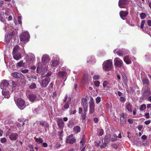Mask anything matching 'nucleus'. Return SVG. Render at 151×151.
<instances>
[{
	"mask_svg": "<svg viewBox=\"0 0 151 151\" xmlns=\"http://www.w3.org/2000/svg\"><path fill=\"white\" fill-rule=\"evenodd\" d=\"M145 117L147 119L149 118L150 114L148 113H145Z\"/></svg>",
	"mask_w": 151,
	"mask_h": 151,
	"instance_id": "obj_64",
	"label": "nucleus"
},
{
	"mask_svg": "<svg viewBox=\"0 0 151 151\" xmlns=\"http://www.w3.org/2000/svg\"><path fill=\"white\" fill-rule=\"evenodd\" d=\"M36 141L39 143H42L43 142V139L41 138H37L35 139Z\"/></svg>",
	"mask_w": 151,
	"mask_h": 151,
	"instance_id": "obj_36",
	"label": "nucleus"
},
{
	"mask_svg": "<svg viewBox=\"0 0 151 151\" xmlns=\"http://www.w3.org/2000/svg\"><path fill=\"white\" fill-rule=\"evenodd\" d=\"M51 63L52 66L53 67L57 66L59 63L58 58H54L51 60Z\"/></svg>",
	"mask_w": 151,
	"mask_h": 151,
	"instance_id": "obj_16",
	"label": "nucleus"
},
{
	"mask_svg": "<svg viewBox=\"0 0 151 151\" xmlns=\"http://www.w3.org/2000/svg\"><path fill=\"white\" fill-rule=\"evenodd\" d=\"M19 37L21 42H28L29 41L30 36L28 32L25 31L20 34Z\"/></svg>",
	"mask_w": 151,
	"mask_h": 151,
	"instance_id": "obj_2",
	"label": "nucleus"
},
{
	"mask_svg": "<svg viewBox=\"0 0 151 151\" xmlns=\"http://www.w3.org/2000/svg\"><path fill=\"white\" fill-rule=\"evenodd\" d=\"M74 125V122L73 120H70L68 121L67 124L68 127L70 128H72Z\"/></svg>",
	"mask_w": 151,
	"mask_h": 151,
	"instance_id": "obj_33",
	"label": "nucleus"
},
{
	"mask_svg": "<svg viewBox=\"0 0 151 151\" xmlns=\"http://www.w3.org/2000/svg\"><path fill=\"white\" fill-rule=\"evenodd\" d=\"M50 81V79L49 77L43 78L42 82L40 83L41 86L43 88H45L48 85Z\"/></svg>",
	"mask_w": 151,
	"mask_h": 151,
	"instance_id": "obj_5",
	"label": "nucleus"
},
{
	"mask_svg": "<svg viewBox=\"0 0 151 151\" xmlns=\"http://www.w3.org/2000/svg\"><path fill=\"white\" fill-rule=\"evenodd\" d=\"M100 76L99 75H95L93 76V78L94 80H98L99 79Z\"/></svg>",
	"mask_w": 151,
	"mask_h": 151,
	"instance_id": "obj_50",
	"label": "nucleus"
},
{
	"mask_svg": "<svg viewBox=\"0 0 151 151\" xmlns=\"http://www.w3.org/2000/svg\"><path fill=\"white\" fill-rule=\"evenodd\" d=\"M81 104L83 107L88 106V104L86 99L83 98L81 100Z\"/></svg>",
	"mask_w": 151,
	"mask_h": 151,
	"instance_id": "obj_22",
	"label": "nucleus"
},
{
	"mask_svg": "<svg viewBox=\"0 0 151 151\" xmlns=\"http://www.w3.org/2000/svg\"><path fill=\"white\" fill-rule=\"evenodd\" d=\"M41 145L42 147H47L48 146L46 142H44L43 143H42Z\"/></svg>",
	"mask_w": 151,
	"mask_h": 151,
	"instance_id": "obj_58",
	"label": "nucleus"
},
{
	"mask_svg": "<svg viewBox=\"0 0 151 151\" xmlns=\"http://www.w3.org/2000/svg\"><path fill=\"white\" fill-rule=\"evenodd\" d=\"M58 125L60 129H63L64 127V123L61 118H59L57 122Z\"/></svg>",
	"mask_w": 151,
	"mask_h": 151,
	"instance_id": "obj_15",
	"label": "nucleus"
},
{
	"mask_svg": "<svg viewBox=\"0 0 151 151\" xmlns=\"http://www.w3.org/2000/svg\"><path fill=\"white\" fill-rule=\"evenodd\" d=\"M110 139V136L109 135H106L104 137V141L107 143H108Z\"/></svg>",
	"mask_w": 151,
	"mask_h": 151,
	"instance_id": "obj_32",
	"label": "nucleus"
},
{
	"mask_svg": "<svg viewBox=\"0 0 151 151\" xmlns=\"http://www.w3.org/2000/svg\"><path fill=\"white\" fill-rule=\"evenodd\" d=\"M119 100L121 101L122 102H124L125 101L126 99L124 97H120Z\"/></svg>",
	"mask_w": 151,
	"mask_h": 151,
	"instance_id": "obj_56",
	"label": "nucleus"
},
{
	"mask_svg": "<svg viewBox=\"0 0 151 151\" xmlns=\"http://www.w3.org/2000/svg\"><path fill=\"white\" fill-rule=\"evenodd\" d=\"M6 139L5 137L1 138V142L2 143H4V142H6Z\"/></svg>",
	"mask_w": 151,
	"mask_h": 151,
	"instance_id": "obj_53",
	"label": "nucleus"
},
{
	"mask_svg": "<svg viewBox=\"0 0 151 151\" xmlns=\"http://www.w3.org/2000/svg\"><path fill=\"white\" fill-rule=\"evenodd\" d=\"M13 55L14 59L17 60H19L22 58L21 55L19 52L13 54Z\"/></svg>",
	"mask_w": 151,
	"mask_h": 151,
	"instance_id": "obj_23",
	"label": "nucleus"
},
{
	"mask_svg": "<svg viewBox=\"0 0 151 151\" xmlns=\"http://www.w3.org/2000/svg\"><path fill=\"white\" fill-rule=\"evenodd\" d=\"M113 137H112L111 139V140L112 142L116 141L117 139V137L116 134H114L113 135Z\"/></svg>",
	"mask_w": 151,
	"mask_h": 151,
	"instance_id": "obj_35",
	"label": "nucleus"
},
{
	"mask_svg": "<svg viewBox=\"0 0 151 151\" xmlns=\"http://www.w3.org/2000/svg\"><path fill=\"white\" fill-rule=\"evenodd\" d=\"M95 107H89V113L93 114L94 112Z\"/></svg>",
	"mask_w": 151,
	"mask_h": 151,
	"instance_id": "obj_40",
	"label": "nucleus"
},
{
	"mask_svg": "<svg viewBox=\"0 0 151 151\" xmlns=\"http://www.w3.org/2000/svg\"><path fill=\"white\" fill-rule=\"evenodd\" d=\"M14 100L18 108L21 109H21V108L22 107L24 104V100L22 99H18L17 101H16L15 99Z\"/></svg>",
	"mask_w": 151,
	"mask_h": 151,
	"instance_id": "obj_10",
	"label": "nucleus"
},
{
	"mask_svg": "<svg viewBox=\"0 0 151 151\" xmlns=\"http://www.w3.org/2000/svg\"><path fill=\"white\" fill-rule=\"evenodd\" d=\"M101 97L99 96L97 97L96 99V102L97 104H99L101 101Z\"/></svg>",
	"mask_w": 151,
	"mask_h": 151,
	"instance_id": "obj_47",
	"label": "nucleus"
},
{
	"mask_svg": "<svg viewBox=\"0 0 151 151\" xmlns=\"http://www.w3.org/2000/svg\"><path fill=\"white\" fill-rule=\"evenodd\" d=\"M151 122V121L150 120H147V121H145L144 123L145 124L147 125H148V124H149Z\"/></svg>",
	"mask_w": 151,
	"mask_h": 151,
	"instance_id": "obj_63",
	"label": "nucleus"
},
{
	"mask_svg": "<svg viewBox=\"0 0 151 151\" xmlns=\"http://www.w3.org/2000/svg\"><path fill=\"white\" fill-rule=\"evenodd\" d=\"M103 68L105 70H110L112 67V63L111 60H109L104 61L103 64Z\"/></svg>",
	"mask_w": 151,
	"mask_h": 151,
	"instance_id": "obj_3",
	"label": "nucleus"
},
{
	"mask_svg": "<svg viewBox=\"0 0 151 151\" xmlns=\"http://www.w3.org/2000/svg\"><path fill=\"white\" fill-rule=\"evenodd\" d=\"M11 75L15 78L23 80L25 78L24 75L22 73L17 72L12 73Z\"/></svg>",
	"mask_w": 151,
	"mask_h": 151,
	"instance_id": "obj_7",
	"label": "nucleus"
},
{
	"mask_svg": "<svg viewBox=\"0 0 151 151\" xmlns=\"http://www.w3.org/2000/svg\"><path fill=\"white\" fill-rule=\"evenodd\" d=\"M99 132L98 135L99 136H102L104 134V130L102 129H99Z\"/></svg>",
	"mask_w": 151,
	"mask_h": 151,
	"instance_id": "obj_41",
	"label": "nucleus"
},
{
	"mask_svg": "<svg viewBox=\"0 0 151 151\" xmlns=\"http://www.w3.org/2000/svg\"><path fill=\"white\" fill-rule=\"evenodd\" d=\"M29 71V70L28 69H25L21 70V72L24 74H25L28 73Z\"/></svg>",
	"mask_w": 151,
	"mask_h": 151,
	"instance_id": "obj_51",
	"label": "nucleus"
},
{
	"mask_svg": "<svg viewBox=\"0 0 151 151\" xmlns=\"http://www.w3.org/2000/svg\"><path fill=\"white\" fill-rule=\"evenodd\" d=\"M122 76L123 78V79L124 80L126 81L127 80V78L126 75L124 73H122Z\"/></svg>",
	"mask_w": 151,
	"mask_h": 151,
	"instance_id": "obj_57",
	"label": "nucleus"
},
{
	"mask_svg": "<svg viewBox=\"0 0 151 151\" xmlns=\"http://www.w3.org/2000/svg\"><path fill=\"white\" fill-rule=\"evenodd\" d=\"M9 85V83L7 80H4L0 83V87L1 89L4 88V87H6Z\"/></svg>",
	"mask_w": 151,
	"mask_h": 151,
	"instance_id": "obj_18",
	"label": "nucleus"
},
{
	"mask_svg": "<svg viewBox=\"0 0 151 151\" xmlns=\"http://www.w3.org/2000/svg\"><path fill=\"white\" fill-rule=\"evenodd\" d=\"M151 95V91L150 89H147L144 92L143 95L144 96H148Z\"/></svg>",
	"mask_w": 151,
	"mask_h": 151,
	"instance_id": "obj_27",
	"label": "nucleus"
},
{
	"mask_svg": "<svg viewBox=\"0 0 151 151\" xmlns=\"http://www.w3.org/2000/svg\"><path fill=\"white\" fill-rule=\"evenodd\" d=\"M102 144L101 145H100V147L101 148H103L105 147L106 146L107 144V143L105 142H103V140H102Z\"/></svg>",
	"mask_w": 151,
	"mask_h": 151,
	"instance_id": "obj_39",
	"label": "nucleus"
},
{
	"mask_svg": "<svg viewBox=\"0 0 151 151\" xmlns=\"http://www.w3.org/2000/svg\"><path fill=\"white\" fill-rule=\"evenodd\" d=\"M76 140L73 137V134H71L68 136L66 139V142L67 144H72L76 142Z\"/></svg>",
	"mask_w": 151,
	"mask_h": 151,
	"instance_id": "obj_4",
	"label": "nucleus"
},
{
	"mask_svg": "<svg viewBox=\"0 0 151 151\" xmlns=\"http://www.w3.org/2000/svg\"><path fill=\"white\" fill-rule=\"evenodd\" d=\"M73 131L76 133H78L81 131V128L78 126H77L74 127L73 128Z\"/></svg>",
	"mask_w": 151,
	"mask_h": 151,
	"instance_id": "obj_29",
	"label": "nucleus"
},
{
	"mask_svg": "<svg viewBox=\"0 0 151 151\" xmlns=\"http://www.w3.org/2000/svg\"><path fill=\"white\" fill-rule=\"evenodd\" d=\"M36 87V84L35 83H32L29 86V88L30 89H33L35 88Z\"/></svg>",
	"mask_w": 151,
	"mask_h": 151,
	"instance_id": "obj_44",
	"label": "nucleus"
},
{
	"mask_svg": "<svg viewBox=\"0 0 151 151\" xmlns=\"http://www.w3.org/2000/svg\"><path fill=\"white\" fill-rule=\"evenodd\" d=\"M94 84L95 86L98 87L99 86L100 83L99 81H94Z\"/></svg>",
	"mask_w": 151,
	"mask_h": 151,
	"instance_id": "obj_46",
	"label": "nucleus"
},
{
	"mask_svg": "<svg viewBox=\"0 0 151 151\" xmlns=\"http://www.w3.org/2000/svg\"><path fill=\"white\" fill-rule=\"evenodd\" d=\"M37 78V77L35 76H32V81H35Z\"/></svg>",
	"mask_w": 151,
	"mask_h": 151,
	"instance_id": "obj_62",
	"label": "nucleus"
},
{
	"mask_svg": "<svg viewBox=\"0 0 151 151\" xmlns=\"http://www.w3.org/2000/svg\"><path fill=\"white\" fill-rule=\"evenodd\" d=\"M13 35L12 33H10L8 35H7L6 36H5V38L6 41L7 43L9 42L10 40L12 38Z\"/></svg>",
	"mask_w": 151,
	"mask_h": 151,
	"instance_id": "obj_24",
	"label": "nucleus"
},
{
	"mask_svg": "<svg viewBox=\"0 0 151 151\" xmlns=\"http://www.w3.org/2000/svg\"><path fill=\"white\" fill-rule=\"evenodd\" d=\"M101 141H94V145L95 146H96V147H98L99 146H100V144L101 143Z\"/></svg>",
	"mask_w": 151,
	"mask_h": 151,
	"instance_id": "obj_43",
	"label": "nucleus"
},
{
	"mask_svg": "<svg viewBox=\"0 0 151 151\" xmlns=\"http://www.w3.org/2000/svg\"><path fill=\"white\" fill-rule=\"evenodd\" d=\"M46 122L44 121H41L40 122V124L42 126H44Z\"/></svg>",
	"mask_w": 151,
	"mask_h": 151,
	"instance_id": "obj_60",
	"label": "nucleus"
},
{
	"mask_svg": "<svg viewBox=\"0 0 151 151\" xmlns=\"http://www.w3.org/2000/svg\"><path fill=\"white\" fill-rule=\"evenodd\" d=\"M26 76H27V79H28V80L29 81H31V80H32V76L29 75H27Z\"/></svg>",
	"mask_w": 151,
	"mask_h": 151,
	"instance_id": "obj_61",
	"label": "nucleus"
},
{
	"mask_svg": "<svg viewBox=\"0 0 151 151\" xmlns=\"http://www.w3.org/2000/svg\"><path fill=\"white\" fill-rule=\"evenodd\" d=\"M43 68V66L41 63H39L37 64V72L38 73H40L42 70V68Z\"/></svg>",
	"mask_w": 151,
	"mask_h": 151,
	"instance_id": "obj_25",
	"label": "nucleus"
},
{
	"mask_svg": "<svg viewBox=\"0 0 151 151\" xmlns=\"http://www.w3.org/2000/svg\"><path fill=\"white\" fill-rule=\"evenodd\" d=\"M120 124L122 125L125 124L127 121V116L124 113H122L120 117Z\"/></svg>",
	"mask_w": 151,
	"mask_h": 151,
	"instance_id": "obj_9",
	"label": "nucleus"
},
{
	"mask_svg": "<svg viewBox=\"0 0 151 151\" xmlns=\"http://www.w3.org/2000/svg\"><path fill=\"white\" fill-rule=\"evenodd\" d=\"M89 103V107H95L94 100L92 97L91 98Z\"/></svg>",
	"mask_w": 151,
	"mask_h": 151,
	"instance_id": "obj_31",
	"label": "nucleus"
},
{
	"mask_svg": "<svg viewBox=\"0 0 151 151\" xmlns=\"http://www.w3.org/2000/svg\"><path fill=\"white\" fill-rule=\"evenodd\" d=\"M50 60L49 56L47 54H45L43 55L41 59L42 64L44 65H46L48 63Z\"/></svg>",
	"mask_w": 151,
	"mask_h": 151,
	"instance_id": "obj_6",
	"label": "nucleus"
},
{
	"mask_svg": "<svg viewBox=\"0 0 151 151\" xmlns=\"http://www.w3.org/2000/svg\"><path fill=\"white\" fill-rule=\"evenodd\" d=\"M81 119L82 120H84L86 118V114H81Z\"/></svg>",
	"mask_w": 151,
	"mask_h": 151,
	"instance_id": "obj_52",
	"label": "nucleus"
},
{
	"mask_svg": "<svg viewBox=\"0 0 151 151\" xmlns=\"http://www.w3.org/2000/svg\"><path fill=\"white\" fill-rule=\"evenodd\" d=\"M108 84L109 83L107 81H104L103 83V86L104 87L106 88L107 87V86Z\"/></svg>",
	"mask_w": 151,
	"mask_h": 151,
	"instance_id": "obj_49",
	"label": "nucleus"
},
{
	"mask_svg": "<svg viewBox=\"0 0 151 151\" xmlns=\"http://www.w3.org/2000/svg\"><path fill=\"white\" fill-rule=\"evenodd\" d=\"M114 53H116L119 56H123L126 53L127 51L123 49L119 50L118 49H115L114 50Z\"/></svg>",
	"mask_w": 151,
	"mask_h": 151,
	"instance_id": "obj_11",
	"label": "nucleus"
},
{
	"mask_svg": "<svg viewBox=\"0 0 151 151\" xmlns=\"http://www.w3.org/2000/svg\"><path fill=\"white\" fill-rule=\"evenodd\" d=\"M2 94L4 96L5 98L8 99L10 97L9 93L8 91H4L3 90L2 91Z\"/></svg>",
	"mask_w": 151,
	"mask_h": 151,
	"instance_id": "obj_30",
	"label": "nucleus"
},
{
	"mask_svg": "<svg viewBox=\"0 0 151 151\" xmlns=\"http://www.w3.org/2000/svg\"><path fill=\"white\" fill-rule=\"evenodd\" d=\"M71 102V98H69L66 102H62L61 103V104L63 106L62 107L63 109V107L65 109H67L69 107V105L70 103Z\"/></svg>",
	"mask_w": 151,
	"mask_h": 151,
	"instance_id": "obj_13",
	"label": "nucleus"
},
{
	"mask_svg": "<svg viewBox=\"0 0 151 151\" xmlns=\"http://www.w3.org/2000/svg\"><path fill=\"white\" fill-rule=\"evenodd\" d=\"M18 134L17 133L11 134L9 136V138L11 140H16L17 138Z\"/></svg>",
	"mask_w": 151,
	"mask_h": 151,
	"instance_id": "obj_17",
	"label": "nucleus"
},
{
	"mask_svg": "<svg viewBox=\"0 0 151 151\" xmlns=\"http://www.w3.org/2000/svg\"><path fill=\"white\" fill-rule=\"evenodd\" d=\"M80 143L81 144V146L80 147H81V148H82L83 147V146H84V145H85V142L83 141V140H81L80 141Z\"/></svg>",
	"mask_w": 151,
	"mask_h": 151,
	"instance_id": "obj_54",
	"label": "nucleus"
},
{
	"mask_svg": "<svg viewBox=\"0 0 151 151\" xmlns=\"http://www.w3.org/2000/svg\"><path fill=\"white\" fill-rule=\"evenodd\" d=\"M129 2L128 0H119L118 5L120 8H125Z\"/></svg>",
	"mask_w": 151,
	"mask_h": 151,
	"instance_id": "obj_8",
	"label": "nucleus"
},
{
	"mask_svg": "<svg viewBox=\"0 0 151 151\" xmlns=\"http://www.w3.org/2000/svg\"><path fill=\"white\" fill-rule=\"evenodd\" d=\"M23 60H21L19 62L17 63V67H21L23 65Z\"/></svg>",
	"mask_w": 151,
	"mask_h": 151,
	"instance_id": "obj_42",
	"label": "nucleus"
},
{
	"mask_svg": "<svg viewBox=\"0 0 151 151\" xmlns=\"http://www.w3.org/2000/svg\"><path fill=\"white\" fill-rule=\"evenodd\" d=\"M29 100L31 101H34L37 98L36 95L33 94H30L29 96Z\"/></svg>",
	"mask_w": 151,
	"mask_h": 151,
	"instance_id": "obj_26",
	"label": "nucleus"
},
{
	"mask_svg": "<svg viewBox=\"0 0 151 151\" xmlns=\"http://www.w3.org/2000/svg\"><path fill=\"white\" fill-rule=\"evenodd\" d=\"M141 78L144 86H149L150 81L147 77H146L145 78L141 77Z\"/></svg>",
	"mask_w": 151,
	"mask_h": 151,
	"instance_id": "obj_14",
	"label": "nucleus"
},
{
	"mask_svg": "<svg viewBox=\"0 0 151 151\" xmlns=\"http://www.w3.org/2000/svg\"><path fill=\"white\" fill-rule=\"evenodd\" d=\"M132 106L129 103H127L126 104L125 109L127 110L128 112H132Z\"/></svg>",
	"mask_w": 151,
	"mask_h": 151,
	"instance_id": "obj_20",
	"label": "nucleus"
},
{
	"mask_svg": "<svg viewBox=\"0 0 151 151\" xmlns=\"http://www.w3.org/2000/svg\"><path fill=\"white\" fill-rule=\"evenodd\" d=\"M140 16L141 19H143L145 18L146 15L144 13H141L140 14Z\"/></svg>",
	"mask_w": 151,
	"mask_h": 151,
	"instance_id": "obj_45",
	"label": "nucleus"
},
{
	"mask_svg": "<svg viewBox=\"0 0 151 151\" xmlns=\"http://www.w3.org/2000/svg\"><path fill=\"white\" fill-rule=\"evenodd\" d=\"M67 73L64 71H60L58 73V78L60 80L61 83L60 84H62L60 87L61 88L64 84L63 83L66 80L67 78Z\"/></svg>",
	"mask_w": 151,
	"mask_h": 151,
	"instance_id": "obj_1",
	"label": "nucleus"
},
{
	"mask_svg": "<svg viewBox=\"0 0 151 151\" xmlns=\"http://www.w3.org/2000/svg\"><path fill=\"white\" fill-rule=\"evenodd\" d=\"M115 65L117 67H120L122 64V61L119 58H116L114 59Z\"/></svg>",
	"mask_w": 151,
	"mask_h": 151,
	"instance_id": "obj_12",
	"label": "nucleus"
},
{
	"mask_svg": "<svg viewBox=\"0 0 151 151\" xmlns=\"http://www.w3.org/2000/svg\"><path fill=\"white\" fill-rule=\"evenodd\" d=\"M63 132L62 130L60 132L58 131V135L59 137V139L61 140L62 139V137L63 136Z\"/></svg>",
	"mask_w": 151,
	"mask_h": 151,
	"instance_id": "obj_34",
	"label": "nucleus"
},
{
	"mask_svg": "<svg viewBox=\"0 0 151 151\" xmlns=\"http://www.w3.org/2000/svg\"><path fill=\"white\" fill-rule=\"evenodd\" d=\"M128 12L126 11H121L119 13L121 17L124 20L125 19V17L128 15Z\"/></svg>",
	"mask_w": 151,
	"mask_h": 151,
	"instance_id": "obj_19",
	"label": "nucleus"
},
{
	"mask_svg": "<svg viewBox=\"0 0 151 151\" xmlns=\"http://www.w3.org/2000/svg\"><path fill=\"white\" fill-rule=\"evenodd\" d=\"M20 50V48L19 46L16 45L14 47L12 52L13 54L17 53H18Z\"/></svg>",
	"mask_w": 151,
	"mask_h": 151,
	"instance_id": "obj_28",
	"label": "nucleus"
},
{
	"mask_svg": "<svg viewBox=\"0 0 151 151\" xmlns=\"http://www.w3.org/2000/svg\"><path fill=\"white\" fill-rule=\"evenodd\" d=\"M124 60L125 63L127 64H130L132 62L131 58L129 56H125L124 58Z\"/></svg>",
	"mask_w": 151,
	"mask_h": 151,
	"instance_id": "obj_21",
	"label": "nucleus"
},
{
	"mask_svg": "<svg viewBox=\"0 0 151 151\" xmlns=\"http://www.w3.org/2000/svg\"><path fill=\"white\" fill-rule=\"evenodd\" d=\"M145 20H142L141 22V24L140 25V27L142 29L143 28L144 25L145 24Z\"/></svg>",
	"mask_w": 151,
	"mask_h": 151,
	"instance_id": "obj_55",
	"label": "nucleus"
},
{
	"mask_svg": "<svg viewBox=\"0 0 151 151\" xmlns=\"http://www.w3.org/2000/svg\"><path fill=\"white\" fill-rule=\"evenodd\" d=\"M146 108V106L145 104H143L141 105L139 108V110L141 111L144 110Z\"/></svg>",
	"mask_w": 151,
	"mask_h": 151,
	"instance_id": "obj_37",
	"label": "nucleus"
},
{
	"mask_svg": "<svg viewBox=\"0 0 151 151\" xmlns=\"http://www.w3.org/2000/svg\"><path fill=\"white\" fill-rule=\"evenodd\" d=\"M67 98L68 95L67 94H66L65 96L64 99H63V102H66V101H67L68 100Z\"/></svg>",
	"mask_w": 151,
	"mask_h": 151,
	"instance_id": "obj_59",
	"label": "nucleus"
},
{
	"mask_svg": "<svg viewBox=\"0 0 151 151\" xmlns=\"http://www.w3.org/2000/svg\"><path fill=\"white\" fill-rule=\"evenodd\" d=\"M0 21L4 24L5 26H6L5 19L1 16H0Z\"/></svg>",
	"mask_w": 151,
	"mask_h": 151,
	"instance_id": "obj_48",
	"label": "nucleus"
},
{
	"mask_svg": "<svg viewBox=\"0 0 151 151\" xmlns=\"http://www.w3.org/2000/svg\"><path fill=\"white\" fill-rule=\"evenodd\" d=\"M145 58L147 61L151 60V55H145Z\"/></svg>",
	"mask_w": 151,
	"mask_h": 151,
	"instance_id": "obj_38",
	"label": "nucleus"
}]
</instances>
